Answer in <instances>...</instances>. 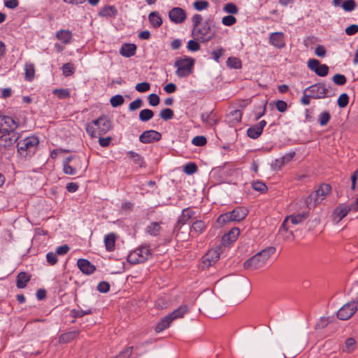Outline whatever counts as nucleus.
<instances>
[{"label": "nucleus", "mask_w": 358, "mask_h": 358, "mask_svg": "<svg viewBox=\"0 0 358 358\" xmlns=\"http://www.w3.org/2000/svg\"><path fill=\"white\" fill-rule=\"evenodd\" d=\"M39 140L36 136L27 137L17 142V152L23 158H30L36 152Z\"/></svg>", "instance_id": "f257e3e1"}, {"label": "nucleus", "mask_w": 358, "mask_h": 358, "mask_svg": "<svg viewBox=\"0 0 358 358\" xmlns=\"http://www.w3.org/2000/svg\"><path fill=\"white\" fill-rule=\"evenodd\" d=\"M63 172L66 175H76L82 170L85 171L87 166L83 167V158L78 155H72L65 158L62 162Z\"/></svg>", "instance_id": "f03ea898"}, {"label": "nucleus", "mask_w": 358, "mask_h": 358, "mask_svg": "<svg viewBox=\"0 0 358 358\" xmlns=\"http://www.w3.org/2000/svg\"><path fill=\"white\" fill-rule=\"evenodd\" d=\"M331 191V187L329 184H322L317 189L311 193L306 200V206L308 208L315 207L317 204L321 203Z\"/></svg>", "instance_id": "7ed1b4c3"}, {"label": "nucleus", "mask_w": 358, "mask_h": 358, "mask_svg": "<svg viewBox=\"0 0 358 358\" xmlns=\"http://www.w3.org/2000/svg\"><path fill=\"white\" fill-rule=\"evenodd\" d=\"M248 213L246 208L243 207H237L233 210L220 215L217 222L220 225H223L229 222H239L245 218Z\"/></svg>", "instance_id": "20e7f679"}, {"label": "nucleus", "mask_w": 358, "mask_h": 358, "mask_svg": "<svg viewBox=\"0 0 358 358\" xmlns=\"http://www.w3.org/2000/svg\"><path fill=\"white\" fill-rule=\"evenodd\" d=\"M194 64V59L190 57L178 58L174 63V66L177 69L176 76L179 78L187 77L192 73Z\"/></svg>", "instance_id": "39448f33"}, {"label": "nucleus", "mask_w": 358, "mask_h": 358, "mask_svg": "<svg viewBox=\"0 0 358 358\" xmlns=\"http://www.w3.org/2000/svg\"><path fill=\"white\" fill-rule=\"evenodd\" d=\"M192 35L199 42L207 43L214 38L215 33L212 31L209 21H205L201 26L192 29Z\"/></svg>", "instance_id": "423d86ee"}, {"label": "nucleus", "mask_w": 358, "mask_h": 358, "mask_svg": "<svg viewBox=\"0 0 358 358\" xmlns=\"http://www.w3.org/2000/svg\"><path fill=\"white\" fill-rule=\"evenodd\" d=\"M306 91L310 94L309 96H312V99H325L332 95L331 87L327 86L324 83L313 84L306 87Z\"/></svg>", "instance_id": "0eeeda50"}, {"label": "nucleus", "mask_w": 358, "mask_h": 358, "mask_svg": "<svg viewBox=\"0 0 358 358\" xmlns=\"http://www.w3.org/2000/svg\"><path fill=\"white\" fill-rule=\"evenodd\" d=\"M151 257L150 249L146 246H141L128 255L127 261L131 264H141Z\"/></svg>", "instance_id": "6e6552de"}, {"label": "nucleus", "mask_w": 358, "mask_h": 358, "mask_svg": "<svg viewBox=\"0 0 358 358\" xmlns=\"http://www.w3.org/2000/svg\"><path fill=\"white\" fill-rule=\"evenodd\" d=\"M308 213H304V212L302 213L296 214V215H291L287 216L285 218L283 222L282 223V225L280 227V231L283 230L287 234L285 238L288 239L290 237L294 236L293 232L291 231H288L289 221L291 222V223L292 224L296 225V224L301 223L303 221H304L308 217Z\"/></svg>", "instance_id": "1a4fd4ad"}, {"label": "nucleus", "mask_w": 358, "mask_h": 358, "mask_svg": "<svg viewBox=\"0 0 358 358\" xmlns=\"http://www.w3.org/2000/svg\"><path fill=\"white\" fill-rule=\"evenodd\" d=\"M356 203L348 205L345 203L339 204L333 211L331 215L332 222L338 224L351 210L357 211Z\"/></svg>", "instance_id": "9d476101"}, {"label": "nucleus", "mask_w": 358, "mask_h": 358, "mask_svg": "<svg viewBox=\"0 0 358 358\" xmlns=\"http://www.w3.org/2000/svg\"><path fill=\"white\" fill-rule=\"evenodd\" d=\"M19 122L10 116L0 115V134L14 132Z\"/></svg>", "instance_id": "9b49d317"}, {"label": "nucleus", "mask_w": 358, "mask_h": 358, "mask_svg": "<svg viewBox=\"0 0 358 358\" xmlns=\"http://www.w3.org/2000/svg\"><path fill=\"white\" fill-rule=\"evenodd\" d=\"M308 67L321 77L326 76L329 73V66L327 64H320V61L316 59H310L308 61Z\"/></svg>", "instance_id": "f8f14e48"}, {"label": "nucleus", "mask_w": 358, "mask_h": 358, "mask_svg": "<svg viewBox=\"0 0 358 358\" xmlns=\"http://www.w3.org/2000/svg\"><path fill=\"white\" fill-rule=\"evenodd\" d=\"M92 123L96 127L100 136L106 134L111 128V122L106 115L99 117L98 119L93 120Z\"/></svg>", "instance_id": "ddd939ff"}, {"label": "nucleus", "mask_w": 358, "mask_h": 358, "mask_svg": "<svg viewBox=\"0 0 358 358\" xmlns=\"http://www.w3.org/2000/svg\"><path fill=\"white\" fill-rule=\"evenodd\" d=\"M357 308V305L355 302L348 303L338 310L337 316L342 320H348L354 315Z\"/></svg>", "instance_id": "4468645a"}, {"label": "nucleus", "mask_w": 358, "mask_h": 358, "mask_svg": "<svg viewBox=\"0 0 358 358\" xmlns=\"http://www.w3.org/2000/svg\"><path fill=\"white\" fill-rule=\"evenodd\" d=\"M170 20L175 24L183 23L187 18V13L184 9L180 7H174L169 12Z\"/></svg>", "instance_id": "2eb2a0df"}, {"label": "nucleus", "mask_w": 358, "mask_h": 358, "mask_svg": "<svg viewBox=\"0 0 358 358\" xmlns=\"http://www.w3.org/2000/svg\"><path fill=\"white\" fill-rule=\"evenodd\" d=\"M162 138V134L155 130H147L139 136V141L145 144L157 142Z\"/></svg>", "instance_id": "dca6fc26"}, {"label": "nucleus", "mask_w": 358, "mask_h": 358, "mask_svg": "<svg viewBox=\"0 0 358 358\" xmlns=\"http://www.w3.org/2000/svg\"><path fill=\"white\" fill-rule=\"evenodd\" d=\"M265 264L264 260L259 256V254L257 253L245 262L244 267L246 269L255 270L263 267Z\"/></svg>", "instance_id": "f3484780"}, {"label": "nucleus", "mask_w": 358, "mask_h": 358, "mask_svg": "<svg viewBox=\"0 0 358 358\" xmlns=\"http://www.w3.org/2000/svg\"><path fill=\"white\" fill-rule=\"evenodd\" d=\"M270 43L276 48L281 49L285 46V34L283 32L277 31L271 34L269 36Z\"/></svg>", "instance_id": "a211bd4d"}, {"label": "nucleus", "mask_w": 358, "mask_h": 358, "mask_svg": "<svg viewBox=\"0 0 358 358\" xmlns=\"http://www.w3.org/2000/svg\"><path fill=\"white\" fill-rule=\"evenodd\" d=\"M20 136L16 131L2 134L0 136V143L12 148L14 143L18 140Z\"/></svg>", "instance_id": "6ab92c4d"}, {"label": "nucleus", "mask_w": 358, "mask_h": 358, "mask_svg": "<svg viewBox=\"0 0 358 358\" xmlns=\"http://www.w3.org/2000/svg\"><path fill=\"white\" fill-rule=\"evenodd\" d=\"M220 253L218 249H211L203 257V262L210 266L220 259Z\"/></svg>", "instance_id": "aec40b11"}, {"label": "nucleus", "mask_w": 358, "mask_h": 358, "mask_svg": "<svg viewBox=\"0 0 358 358\" xmlns=\"http://www.w3.org/2000/svg\"><path fill=\"white\" fill-rule=\"evenodd\" d=\"M240 234V229L238 227L232 228L228 233L225 234L222 238V244L224 246L231 245L235 242Z\"/></svg>", "instance_id": "412c9836"}, {"label": "nucleus", "mask_w": 358, "mask_h": 358, "mask_svg": "<svg viewBox=\"0 0 358 358\" xmlns=\"http://www.w3.org/2000/svg\"><path fill=\"white\" fill-rule=\"evenodd\" d=\"M77 266L81 272L86 275L92 274L96 270L95 266L85 259H79L77 261Z\"/></svg>", "instance_id": "4be33fe9"}, {"label": "nucleus", "mask_w": 358, "mask_h": 358, "mask_svg": "<svg viewBox=\"0 0 358 358\" xmlns=\"http://www.w3.org/2000/svg\"><path fill=\"white\" fill-rule=\"evenodd\" d=\"M194 214L195 213L190 208L183 209L175 227V229H179L180 226L185 224L190 219L194 217Z\"/></svg>", "instance_id": "5701e85b"}, {"label": "nucleus", "mask_w": 358, "mask_h": 358, "mask_svg": "<svg viewBox=\"0 0 358 358\" xmlns=\"http://www.w3.org/2000/svg\"><path fill=\"white\" fill-rule=\"evenodd\" d=\"M56 38L64 44H69L73 38L72 32L69 29H60L55 34Z\"/></svg>", "instance_id": "b1692460"}, {"label": "nucleus", "mask_w": 358, "mask_h": 358, "mask_svg": "<svg viewBox=\"0 0 358 358\" xmlns=\"http://www.w3.org/2000/svg\"><path fill=\"white\" fill-rule=\"evenodd\" d=\"M136 45L133 43H125L124 44L120 50V53L121 55L125 57H131L136 54Z\"/></svg>", "instance_id": "393cba45"}, {"label": "nucleus", "mask_w": 358, "mask_h": 358, "mask_svg": "<svg viewBox=\"0 0 358 358\" xmlns=\"http://www.w3.org/2000/svg\"><path fill=\"white\" fill-rule=\"evenodd\" d=\"M79 333L80 331L78 330L64 333L60 335L59 342L62 344L70 343L79 335Z\"/></svg>", "instance_id": "a878e982"}, {"label": "nucleus", "mask_w": 358, "mask_h": 358, "mask_svg": "<svg viewBox=\"0 0 358 358\" xmlns=\"http://www.w3.org/2000/svg\"><path fill=\"white\" fill-rule=\"evenodd\" d=\"M173 321V320L169 316V315H166L165 317L162 318L161 320L156 325L155 329V331L157 333L163 331L170 326L171 323Z\"/></svg>", "instance_id": "bb28decb"}, {"label": "nucleus", "mask_w": 358, "mask_h": 358, "mask_svg": "<svg viewBox=\"0 0 358 358\" xmlns=\"http://www.w3.org/2000/svg\"><path fill=\"white\" fill-rule=\"evenodd\" d=\"M116 236L114 233L106 234L104 237V244L106 250L112 252L115 250Z\"/></svg>", "instance_id": "cd10ccee"}, {"label": "nucleus", "mask_w": 358, "mask_h": 358, "mask_svg": "<svg viewBox=\"0 0 358 358\" xmlns=\"http://www.w3.org/2000/svg\"><path fill=\"white\" fill-rule=\"evenodd\" d=\"M243 113L240 110H231L227 116V121L231 125H235L241 121Z\"/></svg>", "instance_id": "c85d7f7f"}, {"label": "nucleus", "mask_w": 358, "mask_h": 358, "mask_svg": "<svg viewBox=\"0 0 358 358\" xmlns=\"http://www.w3.org/2000/svg\"><path fill=\"white\" fill-rule=\"evenodd\" d=\"M117 14V10L114 6H106L99 13L100 16L106 17H115Z\"/></svg>", "instance_id": "c756f323"}, {"label": "nucleus", "mask_w": 358, "mask_h": 358, "mask_svg": "<svg viewBox=\"0 0 358 358\" xmlns=\"http://www.w3.org/2000/svg\"><path fill=\"white\" fill-rule=\"evenodd\" d=\"M189 311V308L187 305H181L177 309L174 310L171 312L169 316L172 318L173 320L176 319L182 318L184 315Z\"/></svg>", "instance_id": "7c9ffc66"}, {"label": "nucleus", "mask_w": 358, "mask_h": 358, "mask_svg": "<svg viewBox=\"0 0 358 358\" xmlns=\"http://www.w3.org/2000/svg\"><path fill=\"white\" fill-rule=\"evenodd\" d=\"M206 228V224L203 220H199L193 222L190 227V232L199 235L202 234Z\"/></svg>", "instance_id": "2f4dec72"}, {"label": "nucleus", "mask_w": 358, "mask_h": 358, "mask_svg": "<svg viewBox=\"0 0 358 358\" xmlns=\"http://www.w3.org/2000/svg\"><path fill=\"white\" fill-rule=\"evenodd\" d=\"M35 77V65L33 63L24 64V79L27 81H32Z\"/></svg>", "instance_id": "473e14b6"}, {"label": "nucleus", "mask_w": 358, "mask_h": 358, "mask_svg": "<svg viewBox=\"0 0 358 358\" xmlns=\"http://www.w3.org/2000/svg\"><path fill=\"white\" fill-rule=\"evenodd\" d=\"M148 20L154 28H159L162 24V19L157 11L151 12L148 15Z\"/></svg>", "instance_id": "72a5a7b5"}, {"label": "nucleus", "mask_w": 358, "mask_h": 358, "mask_svg": "<svg viewBox=\"0 0 358 358\" xmlns=\"http://www.w3.org/2000/svg\"><path fill=\"white\" fill-rule=\"evenodd\" d=\"M30 275L25 272H20L17 277L16 285L17 288L23 289L30 280Z\"/></svg>", "instance_id": "f704fd0d"}, {"label": "nucleus", "mask_w": 358, "mask_h": 358, "mask_svg": "<svg viewBox=\"0 0 358 358\" xmlns=\"http://www.w3.org/2000/svg\"><path fill=\"white\" fill-rule=\"evenodd\" d=\"M161 223L157 222H151L150 224L147 226L145 231L152 236H157L159 234L161 231Z\"/></svg>", "instance_id": "c9c22d12"}, {"label": "nucleus", "mask_w": 358, "mask_h": 358, "mask_svg": "<svg viewBox=\"0 0 358 358\" xmlns=\"http://www.w3.org/2000/svg\"><path fill=\"white\" fill-rule=\"evenodd\" d=\"M275 250L276 249L275 247L271 246L262 250L258 252V254L266 264L268 259L275 252Z\"/></svg>", "instance_id": "e433bc0d"}, {"label": "nucleus", "mask_w": 358, "mask_h": 358, "mask_svg": "<svg viewBox=\"0 0 358 358\" xmlns=\"http://www.w3.org/2000/svg\"><path fill=\"white\" fill-rule=\"evenodd\" d=\"M127 156L129 159H131L135 164L140 167L144 166L143 158L137 152L129 151L127 152Z\"/></svg>", "instance_id": "4c0bfd02"}, {"label": "nucleus", "mask_w": 358, "mask_h": 358, "mask_svg": "<svg viewBox=\"0 0 358 358\" xmlns=\"http://www.w3.org/2000/svg\"><path fill=\"white\" fill-rule=\"evenodd\" d=\"M227 65L228 67L234 69H240L242 67L241 59L235 57H230L227 60Z\"/></svg>", "instance_id": "58836bf2"}, {"label": "nucleus", "mask_w": 358, "mask_h": 358, "mask_svg": "<svg viewBox=\"0 0 358 358\" xmlns=\"http://www.w3.org/2000/svg\"><path fill=\"white\" fill-rule=\"evenodd\" d=\"M154 116V112L150 109H143L139 113V119L142 122H148Z\"/></svg>", "instance_id": "ea45409f"}, {"label": "nucleus", "mask_w": 358, "mask_h": 358, "mask_svg": "<svg viewBox=\"0 0 358 358\" xmlns=\"http://www.w3.org/2000/svg\"><path fill=\"white\" fill-rule=\"evenodd\" d=\"M52 94L59 99L70 97V91L69 89H55L52 91Z\"/></svg>", "instance_id": "a19ab883"}, {"label": "nucleus", "mask_w": 358, "mask_h": 358, "mask_svg": "<svg viewBox=\"0 0 358 358\" xmlns=\"http://www.w3.org/2000/svg\"><path fill=\"white\" fill-rule=\"evenodd\" d=\"M262 134V131L256 125L250 127L247 130L248 136L252 139L257 138Z\"/></svg>", "instance_id": "79ce46f5"}, {"label": "nucleus", "mask_w": 358, "mask_h": 358, "mask_svg": "<svg viewBox=\"0 0 358 358\" xmlns=\"http://www.w3.org/2000/svg\"><path fill=\"white\" fill-rule=\"evenodd\" d=\"M124 102V97L120 94H116L112 96L110 100V105L114 108L122 106Z\"/></svg>", "instance_id": "37998d69"}, {"label": "nucleus", "mask_w": 358, "mask_h": 358, "mask_svg": "<svg viewBox=\"0 0 358 358\" xmlns=\"http://www.w3.org/2000/svg\"><path fill=\"white\" fill-rule=\"evenodd\" d=\"M223 11L232 15L238 13V8L235 3H227L224 6Z\"/></svg>", "instance_id": "c03bdc74"}, {"label": "nucleus", "mask_w": 358, "mask_h": 358, "mask_svg": "<svg viewBox=\"0 0 358 358\" xmlns=\"http://www.w3.org/2000/svg\"><path fill=\"white\" fill-rule=\"evenodd\" d=\"M330 119H331L330 113L328 111L325 110V111L322 112L320 114L319 118H318V122H319V124L323 127L328 124Z\"/></svg>", "instance_id": "a18cd8bd"}, {"label": "nucleus", "mask_w": 358, "mask_h": 358, "mask_svg": "<svg viewBox=\"0 0 358 358\" xmlns=\"http://www.w3.org/2000/svg\"><path fill=\"white\" fill-rule=\"evenodd\" d=\"M193 7L195 10L201 11L209 7V3L205 0H198L193 3Z\"/></svg>", "instance_id": "49530a36"}, {"label": "nucleus", "mask_w": 358, "mask_h": 358, "mask_svg": "<svg viewBox=\"0 0 358 358\" xmlns=\"http://www.w3.org/2000/svg\"><path fill=\"white\" fill-rule=\"evenodd\" d=\"M62 73L65 77L70 76L73 74L75 68L73 64L66 63L62 66Z\"/></svg>", "instance_id": "de8ad7c7"}, {"label": "nucleus", "mask_w": 358, "mask_h": 358, "mask_svg": "<svg viewBox=\"0 0 358 358\" xmlns=\"http://www.w3.org/2000/svg\"><path fill=\"white\" fill-rule=\"evenodd\" d=\"M341 6L345 11L351 12L356 8L357 4L355 0H345Z\"/></svg>", "instance_id": "09e8293b"}, {"label": "nucleus", "mask_w": 358, "mask_h": 358, "mask_svg": "<svg viewBox=\"0 0 358 358\" xmlns=\"http://www.w3.org/2000/svg\"><path fill=\"white\" fill-rule=\"evenodd\" d=\"M356 346V341L352 338H349L345 341V349H343V352H352L355 350Z\"/></svg>", "instance_id": "8fccbe9b"}, {"label": "nucleus", "mask_w": 358, "mask_h": 358, "mask_svg": "<svg viewBox=\"0 0 358 358\" xmlns=\"http://www.w3.org/2000/svg\"><path fill=\"white\" fill-rule=\"evenodd\" d=\"M173 112L170 108H164L159 113L160 117L164 121H167L172 119L173 117Z\"/></svg>", "instance_id": "3c124183"}, {"label": "nucleus", "mask_w": 358, "mask_h": 358, "mask_svg": "<svg viewBox=\"0 0 358 358\" xmlns=\"http://www.w3.org/2000/svg\"><path fill=\"white\" fill-rule=\"evenodd\" d=\"M332 80L337 85H343L347 82L345 76L339 73L335 74L332 78Z\"/></svg>", "instance_id": "603ef678"}, {"label": "nucleus", "mask_w": 358, "mask_h": 358, "mask_svg": "<svg viewBox=\"0 0 358 358\" xmlns=\"http://www.w3.org/2000/svg\"><path fill=\"white\" fill-rule=\"evenodd\" d=\"M197 166L193 162H189L185 165L183 171L185 173L191 175L196 172Z\"/></svg>", "instance_id": "864d4df0"}, {"label": "nucleus", "mask_w": 358, "mask_h": 358, "mask_svg": "<svg viewBox=\"0 0 358 358\" xmlns=\"http://www.w3.org/2000/svg\"><path fill=\"white\" fill-rule=\"evenodd\" d=\"M349 102L348 95L345 93L341 94L338 99L337 103L340 108H345Z\"/></svg>", "instance_id": "5fc2aeb1"}, {"label": "nucleus", "mask_w": 358, "mask_h": 358, "mask_svg": "<svg viewBox=\"0 0 358 358\" xmlns=\"http://www.w3.org/2000/svg\"><path fill=\"white\" fill-rule=\"evenodd\" d=\"M236 21H237L236 18L231 15L224 16L222 19V23L224 26H227V27L234 25L236 22Z\"/></svg>", "instance_id": "6e6d98bb"}, {"label": "nucleus", "mask_w": 358, "mask_h": 358, "mask_svg": "<svg viewBox=\"0 0 358 358\" xmlns=\"http://www.w3.org/2000/svg\"><path fill=\"white\" fill-rule=\"evenodd\" d=\"M206 143L207 140L203 136H196L192 140V143L196 146H203Z\"/></svg>", "instance_id": "4d7b16f0"}, {"label": "nucleus", "mask_w": 358, "mask_h": 358, "mask_svg": "<svg viewBox=\"0 0 358 358\" xmlns=\"http://www.w3.org/2000/svg\"><path fill=\"white\" fill-rule=\"evenodd\" d=\"M252 186L255 190L260 192H264L267 189L266 185L263 182L259 180L253 182Z\"/></svg>", "instance_id": "13d9d810"}, {"label": "nucleus", "mask_w": 358, "mask_h": 358, "mask_svg": "<svg viewBox=\"0 0 358 358\" xmlns=\"http://www.w3.org/2000/svg\"><path fill=\"white\" fill-rule=\"evenodd\" d=\"M143 104V101L141 99L138 98L134 101L131 102L129 106V109L131 111H134L140 108Z\"/></svg>", "instance_id": "bf43d9fd"}, {"label": "nucleus", "mask_w": 358, "mask_h": 358, "mask_svg": "<svg viewBox=\"0 0 358 358\" xmlns=\"http://www.w3.org/2000/svg\"><path fill=\"white\" fill-rule=\"evenodd\" d=\"M135 89L138 92H145L150 89V85L148 82L140 83L136 85Z\"/></svg>", "instance_id": "052dcab7"}, {"label": "nucleus", "mask_w": 358, "mask_h": 358, "mask_svg": "<svg viewBox=\"0 0 358 358\" xmlns=\"http://www.w3.org/2000/svg\"><path fill=\"white\" fill-rule=\"evenodd\" d=\"M224 50L223 48L220 47L216 50L212 51L211 55L213 56V59L216 62H219L220 58L224 55Z\"/></svg>", "instance_id": "680f3d73"}, {"label": "nucleus", "mask_w": 358, "mask_h": 358, "mask_svg": "<svg viewBox=\"0 0 358 358\" xmlns=\"http://www.w3.org/2000/svg\"><path fill=\"white\" fill-rule=\"evenodd\" d=\"M46 260L50 266L55 265L58 262L57 255L52 252L46 254Z\"/></svg>", "instance_id": "e2e57ef3"}, {"label": "nucleus", "mask_w": 358, "mask_h": 358, "mask_svg": "<svg viewBox=\"0 0 358 358\" xmlns=\"http://www.w3.org/2000/svg\"><path fill=\"white\" fill-rule=\"evenodd\" d=\"M187 48L189 51L196 52L200 49V45L196 41L190 40L187 43Z\"/></svg>", "instance_id": "0e129e2a"}, {"label": "nucleus", "mask_w": 358, "mask_h": 358, "mask_svg": "<svg viewBox=\"0 0 358 358\" xmlns=\"http://www.w3.org/2000/svg\"><path fill=\"white\" fill-rule=\"evenodd\" d=\"M110 284L108 282H100L97 286V289L99 292L107 293L110 290Z\"/></svg>", "instance_id": "69168bd1"}, {"label": "nucleus", "mask_w": 358, "mask_h": 358, "mask_svg": "<svg viewBox=\"0 0 358 358\" xmlns=\"http://www.w3.org/2000/svg\"><path fill=\"white\" fill-rule=\"evenodd\" d=\"M70 250V248L68 245L64 244L59 246L56 248L55 254L57 255H65Z\"/></svg>", "instance_id": "338daca9"}, {"label": "nucleus", "mask_w": 358, "mask_h": 358, "mask_svg": "<svg viewBox=\"0 0 358 358\" xmlns=\"http://www.w3.org/2000/svg\"><path fill=\"white\" fill-rule=\"evenodd\" d=\"M132 350L133 347L127 348L124 350L120 353L117 358H130Z\"/></svg>", "instance_id": "774afa93"}]
</instances>
